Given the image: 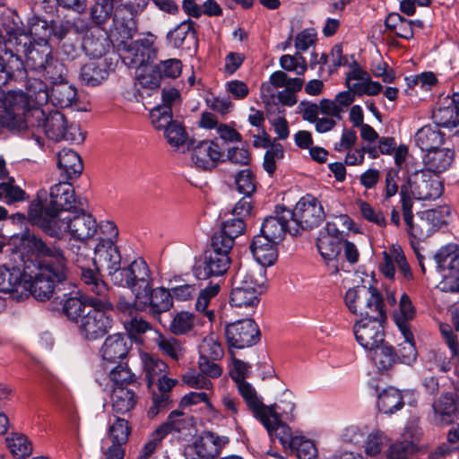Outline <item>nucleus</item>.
I'll list each match as a JSON object with an SVG mask.
<instances>
[{
	"mask_svg": "<svg viewBox=\"0 0 459 459\" xmlns=\"http://www.w3.org/2000/svg\"><path fill=\"white\" fill-rule=\"evenodd\" d=\"M92 262L97 271L105 269L111 278L112 272L118 270L121 264V255L116 243L98 242L94 248Z\"/></svg>",
	"mask_w": 459,
	"mask_h": 459,
	"instance_id": "obj_23",
	"label": "nucleus"
},
{
	"mask_svg": "<svg viewBox=\"0 0 459 459\" xmlns=\"http://www.w3.org/2000/svg\"><path fill=\"white\" fill-rule=\"evenodd\" d=\"M109 437L112 445H120L124 446L128 441L131 428L127 420L121 418H117L108 429Z\"/></svg>",
	"mask_w": 459,
	"mask_h": 459,
	"instance_id": "obj_63",
	"label": "nucleus"
},
{
	"mask_svg": "<svg viewBox=\"0 0 459 459\" xmlns=\"http://www.w3.org/2000/svg\"><path fill=\"white\" fill-rule=\"evenodd\" d=\"M114 35H117L121 41L132 39L137 30L134 13L127 5L117 8L113 18Z\"/></svg>",
	"mask_w": 459,
	"mask_h": 459,
	"instance_id": "obj_26",
	"label": "nucleus"
},
{
	"mask_svg": "<svg viewBox=\"0 0 459 459\" xmlns=\"http://www.w3.org/2000/svg\"><path fill=\"white\" fill-rule=\"evenodd\" d=\"M225 334L230 346L244 349L255 345L260 340V331L252 319H242L226 326Z\"/></svg>",
	"mask_w": 459,
	"mask_h": 459,
	"instance_id": "obj_16",
	"label": "nucleus"
},
{
	"mask_svg": "<svg viewBox=\"0 0 459 459\" xmlns=\"http://www.w3.org/2000/svg\"><path fill=\"white\" fill-rule=\"evenodd\" d=\"M290 449L299 459H316L318 454L314 441L303 436H295Z\"/></svg>",
	"mask_w": 459,
	"mask_h": 459,
	"instance_id": "obj_55",
	"label": "nucleus"
},
{
	"mask_svg": "<svg viewBox=\"0 0 459 459\" xmlns=\"http://www.w3.org/2000/svg\"><path fill=\"white\" fill-rule=\"evenodd\" d=\"M18 249L22 254L35 255L42 260L24 265L25 290L37 299H48L57 283L63 282L68 273L64 251L57 246H48L41 238L29 230L20 236Z\"/></svg>",
	"mask_w": 459,
	"mask_h": 459,
	"instance_id": "obj_1",
	"label": "nucleus"
},
{
	"mask_svg": "<svg viewBox=\"0 0 459 459\" xmlns=\"http://www.w3.org/2000/svg\"><path fill=\"white\" fill-rule=\"evenodd\" d=\"M432 117L437 126L455 127L459 124V117L456 114L453 104L446 101V97L443 98L438 107L433 111Z\"/></svg>",
	"mask_w": 459,
	"mask_h": 459,
	"instance_id": "obj_45",
	"label": "nucleus"
},
{
	"mask_svg": "<svg viewBox=\"0 0 459 459\" xmlns=\"http://www.w3.org/2000/svg\"><path fill=\"white\" fill-rule=\"evenodd\" d=\"M116 0H96L91 8V18L96 26L100 27L111 17Z\"/></svg>",
	"mask_w": 459,
	"mask_h": 459,
	"instance_id": "obj_59",
	"label": "nucleus"
},
{
	"mask_svg": "<svg viewBox=\"0 0 459 459\" xmlns=\"http://www.w3.org/2000/svg\"><path fill=\"white\" fill-rule=\"evenodd\" d=\"M237 385L238 391L243 400L245 401L247 408L252 411L256 419L261 417L265 418L270 416V409L272 407L266 406L263 403L262 398L258 395L255 387L248 382L244 381Z\"/></svg>",
	"mask_w": 459,
	"mask_h": 459,
	"instance_id": "obj_29",
	"label": "nucleus"
},
{
	"mask_svg": "<svg viewBox=\"0 0 459 459\" xmlns=\"http://www.w3.org/2000/svg\"><path fill=\"white\" fill-rule=\"evenodd\" d=\"M57 165L67 178L79 176L83 169L81 157L72 149H63L57 153Z\"/></svg>",
	"mask_w": 459,
	"mask_h": 459,
	"instance_id": "obj_36",
	"label": "nucleus"
},
{
	"mask_svg": "<svg viewBox=\"0 0 459 459\" xmlns=\"http://www.w3.org/2000/svg\"><path fill=\"white\" fill-rule=\"evenodd\" d=\"M22 65L21 59L13 52L6 50L2 53L0 55V86L6 84Z\"/></svg>",
	"mask_w": 459,
	"mask_h": 459,
	"instance_id": "obj_48",
	"label": "nucleus"
},
{
	"mask_svg": "<svg viewBox=\"0 0 459 459\" xmlns=\"http://www.w3.org/2000/svg\"><path fill=\"white\" fill-rule=\"evenodd\" d=\"M344 303L348 310L361 318L380 316L384 309V301L379 291L364 284L350 288L344 295Z\"/></svg>",
	"mask_w": 459,
	"mask_h": 459,
	"instance_id": "obj_9",
	"label": "nucleus"
},
{
	"mask_svg": "<svg viewBox=\"0 0 459 459\" xmlns=\"http://www.w3.org/2000/svg\"><path fill=\"white\" fill-rule=\"evenodd\" d=\"M140 359L149 388L156 383L157 379L164 376V374H168L169 367L160 359L147 352H142Z\"/></svg>",
	"mask_w": 459,
	"mask_h": 459,
	"instance_id": "obj_34",
	"label": "nucleus"
},
{
	"mask_svg": "<svg viewBox=\"0 0 459 459\" xmlns=\"http://www.w3.org/2000/svg\"><path fill=\"white\" fill-rule=\"evenodd\" d=\"M266 270L261 266L240 267L237 272L230 303L236 307L254 308L265 290Z\"/></svg>",
	"mask_w": 459,
	"mask_h": 459,
	"instance_id": "obj_6",
	"label": "nucleus"
},
{
	"mask_svg": "<svg viewBox=\"0 0 459 459\" xmlns=\"http://www.w3.org/2000/svg\"><path fill=\"white\" fill-rule=\"evenodd\" d=\"M188 420L182 411H173L169 415L167 420L160 425L157 429L163 433V437H166L171 432H180L185 429Z\"/></svg>",
	"mask_w": 459,
	"mask_h": 459,
	"instance_id": "obj_64",
	"label": "nucleus"
},
{
	"mask_svg": "<svg viewBox=\"0 0 459 459\" xmlns=\"http://www.w3.org/2000/svg\"><path fill=\"white\" fill-rule=\"evenodd\" d=\"M342 244L338 238L330 236L328 233H320L316 247L322 258L326 262L334 261L342 250Z\"/></svg>",
	"mask_w": 459,
	"mask_h": 459,
	"instance_id": "obj_46",
	"label": "nucleus"
},
{
	"mask_svg": "<svg viewBox=\"0 0 459 459\" xmlns=\"http://www.w3.org/2000/svg\"><path fill=\"white\" fill-rule=\"evenodd\" d=\"M291 223L290 234L297 236L303 230L318 226L325 217L321 203L313 195H306L299 199L293 210H290Z\"/></svg>",
	"mask_w": 459,
	"mask_h": 459,
	"instance_id": "obj_12",
	"label": "nucleus"
},
{
	"mask_svg": "<svg viewBox=\"0 0 459 459\" xmlns=\"http://www.w3.org/2000/svg\"><path fill=\"white\" fill-rule=\"evenodd\" d=\"M425 364L429 370L447 372L452 368V361L446 351L439 349L429 351L425 355Z\"/></svg>",
	"mask_w": 459,
	"mask_h": 459,
	"instance_id": "obj_54",
	"label": "nucleus"
},
{
	"mask_svg": "<svg viewBox=\"0 0 459 459\" xmlns=\"http://www.w3.org/2000/svg\"><path fill=\"white\" fill-rule=\"evenodd\" d=\"M156 383L158 384V388L161 393V395L155 396L153 398L154 406L151 408L149 411L152 415H156L158 413V410L166 405L169 399L167 394L172 390L178 381L174 378L168 377L167 374H164V376L156 380Z\"/></svg>",
	"mask_w": 459,
	"mask_h": 459,
	"instance_id": "obj_56",
	"label": "nucleus"
},
{
	"mask_svg": "<svg viewBox=\"0 0 459 459\" xmlns=\"http://www.w3.org/2000/svg\"><path fill=\"white\" fill-rule=\"evenodd\" d=\"M428 421L438 428L447 427L459 420V385L452 382L436 397L427 415Z\"/></svg>",
	"mask_w": 459,
	"mask_h": 459,
	"instance_id": "obj_10",
	"label": "nucleus"
},
{
	"mask_svg": "<svg viewBox=\"0 0 459 459\" xmlns=\"http://www.w3.org/2000/svg\"><path fill=\"white\" fill-rule=\"evenodd\" d=\"M111 281L120 287L128 288L137 302L146 299L152 287V278L147 263L141 257L134 259L126 267L112 272Z\"/></svg>",
	"mask_w": 459,
	"mask_h": 459,
	"instance_id": "obj_8",
	"label": "nucleus"
},
{
	"mask_svg": "<svg viewBox=\"0 0 459 459\" xmlns=\"http://www.w3.org/2000/svg\"><path fill=\"white\" fill-rule=\"evenodd\" d=\"M141 310L149 307L153 315H160L169 311L173 306L172 296L169 289L164 287L151 288L146 299H142V304L136 301Z\"/></svg>",
	"mask_w": 459,
	"mask_h": 459,
	"instance_id": "obj_25",
	"label": "nucleus"
},
{
	"mask_svg": "<svg viewBox=\"0 0 459 459\" xmlns=\"http://www.w3.org/2000/svg\"><path fill=\"white\" fill-rule=\"evenodd\" d=\"M161 80L160 71L156 65H145L138 69L135 85H140L145 89H157Z\"/></svg>",
	"mask_w": 459,
	"mask_h": 459,
	"instance_id": "obj_53",
	"label": "nucleus"
},
{
	"mask_svg": "<svg viewBox=\"0 0 459 459\" xmlns=\"http://www.w3.org/2000/svg\"><path fill=\"white\" fill-rule=\"evenodd\" d=\"M81 281L85 290L100 299H91L90 307L77 324L80 335L87 341L102 338L112 327L113 319L109 312L112 303L106 299L109 288L99 273L90 268L81 269Z\"/></svg>",
	"mask_w": 459,
	"mask_h": 459,
	"instance_id": "obj_2",
	"label": "nucleus"
},
{
	"mask_svg": "<svg viewBox=\"0 0 459 459\" xmlns=\"http://www.w3.org/2000/svg\"><path fill=\"white\" fill-rule=\"evenodd\" d=\"M137 401L138 396L127 386H112L110 402L115 412H129L135 407Z\"/></svg>",
	"mask_w": 459,
	"mask_h": 459,
	"instance_id": "obj_30",
	"label": "nucleus"
},
{
	"mask_svg": "<svg viewBox=\"0 0 459 459\" xmlns=\"http://www.w3.org/2000/svg\"><path fill=\"white\" fill-rule=\"evenodd\" d=\"M76 32L82 33V48L86 55L92 58L101 57L109 48L110 42L106 30L99 26L88 27L81 19H77L74 22Z\"/></svg>",
	"mask_w": 459,
	"mask_h": 459,
	"instance_id": "obj_15",
	"label": "nucleus"
},
{
	"mask_svg": "<svg viewBox=\"0 0 459 459\" xmlns=\"http://www.w3.org/2000/svg\"><path fill=\"white\" fill-rule=\"evenodd\" d=\"M91 299H97L92 297H67L65 295L63 312L69 320L76 323L77 325L83 315L88 311Z\"/></svg>",
	"mask_w": 459,
	"mask_h": 459,
	"instance_id": "obj_38",
	"label": "nucleus"
},
{
	"mask_svg": "<svg viewBox=\"0 0 459 459\" xmlns=\"http://www.w3.org/2000/svg\"><path fill=\"white\" fill-rule=\"evenodd\" d=\"M39 228L42 231L56 239H63L65 236L71 238L85 242L92 238L98 231V223L95 218L86 212L73 213L62 212L59 219L49 224L48 221H40Z\"/></svg>",
	"mask_w": 459,
	"mask_h": 459,
	"instance_id": "obj_5",
	"label": "nucleus"
},
{
	"mask_svg": "<svg viewBox=\"0 0 459 459\" xmlns=\"http://www.w3.org/2000/svg\"><path fill=\"white\" fill-rule=\"evenodd\" d=\"M277 244L279 243L273 242L268 238L260 235L254 237L250 249L258 264L255 266L265 269L266 266H271L276 262L278 257Z\"/></svg>",
	"mask_w": 459,
	"mask_h": 459,
	"instance_id": "obj_24",
	"label": "nucleus"
},
{
	"mask_svg": "<svg viewBox=\"0 0 459 459\" xmlns=\"http://www.w3.org/2000/svg\"><path fill=\"white\" fill-rule=\"evenodd\" d=\"M368 351L371 360L379 371L390 369L396 362L394 349L385 342Z\"/></svg>",
	"mask_w": 459,
	"mask_h": 459,
	"instance_id": "obj_44",
	"label": "nucleus"
},
{
	"mask_svg": "<svg viewBox=\"0 0 459 459\" xmlns=\"http://www.w3.org/2000/svg\"><path fill=\"white\" fill-rule=\"evenodd\" d=\"M437 272L443 273L459 267V247L449 243L441 247L434 255Z\"/></svg>",
	"mask_w": 459,
	"mask_h": 459,
	"instance_id": "obj_33",
	"label": "nucleus"
},
{
	"mask_svg": "<svg viewBox=\"0 0 459 459\" xmlns=\"http://www.w3.org/2000/svg\"><path fill=\"white\" fill-rule=\"evenodd\" d=\"M50 100L47 84L39 79L30 78L26 83V91H9L4 95L7 110L1 115L2 122L16 126L17 131L28 128L27 117L31 116L33 108H43Z\"/></svg>",
	"mask_w": 459,
	"mask_h": 459,
	"instance_id": "obj_3",
	"label": "nucleus"
},
{
	"mask_svg": "<svg viewBox=\"0 0 459 459\" xmlns=\"http://www.w3.org/2000/svg\"><path fill=\"white\" fill-rule=\"evenodd\" d=\"M450 214L451 211L447 206H437L422 211L417 214L416 218L411 219L409 223H405L406 230L411 238L423 241L446 225Z\"/></svg>",
	"mask_w": 459,
	"mask_h": 459,
	"instance_id": "obj_11",
	"label": "nucleus"
},
{
	"mask_svg": "<svg viewBox=\"0 0 459 459\" xmlns=\"http://www.w3.org/2000/svg\"><path fill=\"white\" fill-rule=\"evenodd\" d=\"M52 57V48L48 42L39 43L27 51L26 65L38 73H40Z\"/></svg>",
	"mask_w": 459,
	"mask_h": 459,
	"instance_id": "obj_39",
	"label": "nucleus"
},
{
	"mask_svg": "<svg viewBox=\"0 0 459 459\" xmlns=\"http://www.w3.org/2000/svg\"><path fill=\"white\" fill-rule=\"evenodd\" d=\"M188 37L192 39L195 37L194 22L191 20L184 21L170 30L167 35V39L170 46L178 48L184 45Z\"/></svg>",
	"mask_w": 459,
	"mask_h": 459,
	"instance_id": "obj_52",
	"label": "nucleus"
},
{
	"mask_svg": "<svg viewBox=\"0 0 459 459\" xmlns=\"http://www.w3.org/2000/svg\"><path fill=\"white\" fill-rule=\"evenodd\" d=\"M279 63L284 71L295 72L298 75H303L307 69V60L299 52L294 55H282Z\"/></svg>",
	"mask_w": 459,
	"mask_h": 459,
	"instance_id": "obj_62",
	"label": "nucleus"
},
{
	"mask_svg": "<svg viewBox=\"0 0 459 459\" xmlns=\"http://www.w3.org/2000/svg\"><path fill=\"white\" fill-rule=\"evenodd\" d=\"M389 441L387 435L379 429H374L368 433L364 448L365 454L368 456L375 457L379 455L384 447Z\"/></svg>",
	"mask_w": 459,
	"mask_h": 459,
	"instance_id": "obj_60",
	"label": "nucleus"
},
{
	"mask_svg": "<svg viewBox=\"0 0 459 459\" xmlns=\"http://www.w3.org/2000/svg\"><path fill=\"white\" fill-rule=\"evenodd\" d=\"M0 198L11 204L28 198L25 191L17 186L13 178L0 184Z\"/></svg>",
	"mask_w": 459,
	"mask_h": 459,
	"instance_id": "obj_57",
	"label": "nucleus"
},
{
	"mask_svg": "<svg viewBox=\"0 0 459 459\" xmlns=\"http://www.w3.org/2000/svg\"><path fill=\"white\" fill-rule=\"evenodd\" d=\"M128 350L126 336L121 333H115L106 338L101 347V355L103 359L114 362L125 358Z\"/></svg>",
	"mask_w": 459,
	"mask_h": 459,
	"instance_id": "obj_32",
	"label": "nucleus"
},
{
	"mask_svg": "<svg viewBox=\"0 0 459 459\" xmlns=\"http://www.w3.org/2000/svg\"><path fill=\"white\" fill-rule=\"evenodd\" d=\"M414 141L423 153L447 144L445 134L437 126H425L419 129L415 134Z\"/></svg>",
	"mask_w": 459,
	"mask_h": 459,
	"instance_id": "obj_28",
	"label": "nucleus"
},
{
	"mask_svg": "<svg viewBox=\"0 0 459 459\" xmlns=\"http://www.w3.org/2000/svg\"><path fill=\"white\" fill-rule=\"evenodd\" d=\"M80 76L85 84L98 85L108 76L107 63L105 61L89 62L82 67Z\"/></svg>",
	"mask_w": 459,
	"mask_h": 459,
	"instance_id": "obj_41",
	"label": "nucleus"
},
{
	"mask_svg": "<svg viewBox=\"0 0 459 459\" xmlns=\"http://www.w3.org/2000/svg\"><path fill=\"white\" fill-rule=\"evenodd\" d=\"M25 290V276L18 269L0 270V291L4 293H21Z\"/></svg>",
	"mask_w": 459,
	"mask_h": 459,
	"instance_id": "obj_40",
	"label": "nucleus"
},
{
	"mask_svg": "<svg viewBox=\"0 0 459 459\" xmlns=\"http://www.w3.org/2000/svg\"><path fill=\"white\" fill-rule=\"evenodd\" d=\"M397 265L403 278L411 281L413 278L411 267L406 261L404 253L401 246L392 245L387 250L383 252V262L379 265L380 272L388 279H394L395 275V267Z\"/></svg>",
	"mask_w": 459,
	"mask_h": 459,
	"instance_id": "obj_21",
	"label": "nucleus"
},
{
	"mask_svg": "<svg viewBox=\"0 0 459 459\" xmlns=\"http://www.w3.org/2000/svg\"><path fill=\"white\" fill-rule=\"evenodd\" d=\"M455 159V151L448 144L421 155L422 169L438 177L450 169Z\"/></svg>",
	"mask_w": 459,
	"mask_h": 459,
	"instance_id": "obj_20",
	"label": "nucleus"
},
{
	"mask_svg": "<svg viewBox=\"0 0 459 459\" xmlns=\"http://www.w3.org/2000/svg\"><path fill=\"white\" fill-rule=\"evenodd\" d=\"M230 263L229 255L209 251L204 262V277L222 275L229 269Z\"/></svg>",
	"mask_w": 459,
	"mask_h": 459,
	"instance_id": "obj_43",
	"label": "nucleus"
},
{
	"mask_svg": "<svg viewBox=\"0 0 459 459\" xmlns=\"http://www.w3.org/2000/svg\"><path fill=\"white\" fill-rule=\"evenodd\" d=\"M157 49L154 39L146 38L133 42L123 56V62L129 67L142 68L155 58Z\"/></svg>",
	"mask_w": 459,
	"mask_h": 459,
	"instance_id": "obj_22",
	"label": "nucleus"
},
{
	"mask_svg": "<svg viewBox=\"0 0 459 459\" xmlns=\"http://www.w3.org/2000/svg\"><path fill=\"white\" fill-rule=\"evenodd\" d=\"M409 186L411 195L418 200H434L443 192L439 178L422 169L410 177Z\"/></svg>",
	"mask_w": 459,
	"mask_h": 459,
	"instance_id": "obj_17",
	"label": "nucleus"
},
{
	"mask_svg": "<svg viewBox=\"0 0 459 459\" xmlns=\"http://www.w3.org/2000/svg\"><path fill=\"white\" fill-rule=\"evenodd\" d=\"M416 315L415 307L413 306L411 298L403 293L399 299L398 308L393 314L394 321L400 330L405 332L411 337L410 323L413 320Z\"/></svg>",
	"mask_w": 459,
	"mask_h": 459,
	"instance_id": "obj_31",
	"label": "nucleus"
},
{
	"mask_svg": "<svg viewBox=\"0 0 459 459\" xmlns=\"http://www.w3.org/2000/svg\"><path fill=\"white\" fill-rule=\"evenodd\" d=\"M359 212L364 220L380 228H385L387 221L383 211L372 206L366 201L359 200L358 203Z\"/></svg>",
	"mask_w": 459,
	"mask_h": 459,
	"instance_id": "obj_61",
	"label": "nucleus"
},
{
	"mask_svg": "<svg viewBox=\"0 0 459 459\" xmlns=\"http://www.w3.org/2000/svg\"><path fill=\"white\" fill-rule=\"evenodd\" d=\"M28 128L36 127L42 129L45 134L53 141L65 140L81 143L85 139V134L76 124L68 125V122L61 112L56 110L48 115L44 108H33L31 116L27 117Z\"/></svg>",
	"mask_w": 459,
	"mask_h": 459,
	"instance_id": "obj_7",
	"label": "nucleus"
},
{
	"mask_svg": "<svg viewBox=\"0 0 459 459\" xmlns=\"http://www.w3.org/2000/svg\"><path fill=\"white\" fill-rule=\"evenodd\" d=\"M153 342L163 356L175 361L179 360L185 355L183 343L173 336L158 333L157 336L153 338Z\"/></svg>",
	"mask_w": 459,
	"mask_h": 459,
	"instance_id": "obj_37",
	"label": "nucleus"
},
{
	"mask_svg": "<svg viewBox=\"0 0 459 459\" xmlns=\"http://www.w3.org/2000/svg\"><path fill=\"white\" fill-rule=\"evenodd\" d=\"M403 404V394L394 387H388L378 394L377 407L383 413L393 414L401 410Z\"/></svg>",
	"mask_w": 459,
	"mask_h": 459,
	"instance_id": "obj_42",
	"label": "nucleus"
},
{
	"mask_svg": "<svg viewBox=\"0 0 459 459\" xmlns=\"http://www.w3.org/2000/svg\"><path fill=\"white\" fill-rule=\"evenodd\" d=\"M77 100V90L67 82L61 81L51 88L50 100L56 107H71Z\"/></svg>",
	"mask_w": 459,
	"mask_h": 459,
	"instance_id": "obj_35",
	"label": "nucleus"
},
{
	"mask_svg": "<svg viewBox=\"0 0 459 459\" xmlns=\"http://www.w3.org/2000/svg\"><path fill=\"white\" fill-rule=\"evenodd\" d=\"M385 312L376 318L365 317L355 322L353 332L357 342L365 350L370 351L385 342L383 323Z\"/></svg>",
	"mask_w": 459,
	"mask_h": 459,
	"instance_id": "obj_14",
	"label": "nucleus"
},
{
	"mask_svg": "<svg viewBox=\"0 0 459 459\" xmlns=\"http://www.w3.org/2000/svg\"><path fill=\"white\" fill-rule=\"evenodd\" d=\"M385 27L394 33L397 37L405 39L413 38V29L411 22L404 19L397 13H392L387 15L385 21Z\"/></svg>",
	"mask_w": 459,
	"mask_h": 459,
	"instance_id": "obj_47",
	"label": "nucleus"
},
{
	"mask_svg": "<svg viewBox=\"0 0 459 459\" xmlns=\"http://www.w3.org/2000/svg\"><path fill=\"white\" fill-rule=\"evenodd\" d=\"M198 353L201 357H208L212 359H221L224 351L219 341V337L213 333L204 337L198 346Z\"/></svg>",
	"mask_w": 459,
	"mask_h": 459,
	"instance_id": "obj_51",
	"label": "nucleus"
},
{
	"mask_svg": "<svg viewBox=\"0 0 459 459\" xmlns=\"http://www.w3.org/2000/svg\"><path fill=\"white\" fill-rule=\"evenodd\" d=\"M76 198L73 186L68 182H59L50 188L49 196L45 190L37 195L29 207L30 221L39 227L42 220L52 224L62 212H70L75 208Z\"/></svg>",
	"mask_w": 459,
	"mask_h": 459,
	"instance_id": "obj_4",
	"label": "nucleus"
},
{
	"mask_svg": "<svg viewBox=\"0 0 459 459\" xmlns=\"http://www.w3.org/2000/svg\"><path fill=\"white\" fill-rule=\"evenodd\" d=\"M290 210L282 205H277L274 215L266 217L261 225L260 236L268 238L273 242L280 243L286 232L290 233L291 223Z\"/></svg>",
	"mask_w": 459,
	"mask_h": 459,
	"instance_id": "obj_18",
	"label": "nucleus"
},
{
	"mask_svg": "<svg viewBox=\"0 0 459 459\" xmlns=\"http://www.w3.org/2000/svg\"><path fill=\"white\" fill-rule=\"evenodd\" d=\"M220 290L221 287L219 284H209L204 289L200 290L198 288V292L195 296V309L199 312H203L210 321H212L214 313L212 310L208 309V306L211 300L218 295Z\"/></svg>",
	"mask_w": 459,
	"mask_h": 459,
	"instance_id": "obj_49",
	"label": "nucleus"
},
{
	"mask_svg": "<svg viewBox=\"0 0 459 459\" xmlns=\"http://www.w3.org/2000/svg\"><path fill=\"white\" fill-rule=\"evenodd\" d=\"M228 443L227 437L204 431L184 446L182 455L186 459H215Z\"/></svg>",
	"mask_w": 459,
	"mask_h": 459,
	"instance_id": "obj_13",
	"label": "nucleus"
},
{
	"mask_svg": "<svg viewBox=\"0 0 459 459\" xmlns=\"http://www.w3.org/2000/svg\"><path fill=\"white\" fill-rule=\"evenodd\" d=\"M270 416L268 415L265 418L261 417L258 420L264 426L272 437L279 439L283 447L290 448L295 437L292 436L290 428L279 420L278 415H276L273 408L270 409Z\"/></svg>",
	"mask_w": 459,
	"mask_h": 459,
	"instance_id": "obj_27",
	"label": "nucleus"
},
{
	"mask_svg": "<svg viewBox=\"0 0 459 459\" xmlns=\"http://www.w3.org/2000/svg\"><path fill=\"white\" fill-rule=\"evenodd\" d=\"M189 152L194 166L203 170L214 169L222 160L223 157V152L219 143L211 140L194 143Z\"/></svg>",
	"mask_w": 459,
	"mask_h": 459,
	"instance_id": "obj_19",
	"label": "nucleus"
},
{
	"mask_svg": "<svg viewBox=\"0 0 459 459\" xmlns=\"http://www.w3.org/2000/svg\"><path fill=\"white\" fill-rule=\"evenodd\" d=\"M5 443L12 455L17 458L29 456L32 452L31 443L23 434L12 433L5 438Z\"/></svg>",
	"mask_w": 459,
	"mask_h": 459,
	"instance_id": "obj_50",
	"label": "nucleus"
},
{
	"mask_svg": "<svg viewBox=\"0 0 459 459\" xmlns=\"http://www.w3.org/2000/svg\"><path fill=\"white\" fill-rule=\"evenodd\" d=\"M288 75L283 71H276L270 75L269 82L261 85V98L264 102L269 103L274 98V91L272 87H285Z\"/></svg>",
	"mask_w": 459,
	"mask_h": 459,
	"instance_id": "obj_58",
	"label": "nucleus"
}]
</instances>
